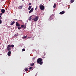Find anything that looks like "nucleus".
<instances>
[{"mask_svg": "<svg viewBox=\"0 0 76 76\" xmlns=\"http://www.w3.org/2000/svg\"><path fill=\"white\" fill-rule=\"evenodd\" d=\"M42 60L41 58H39L37 60V62L38 64H39L40 65H42V64H43V62H42Z\"/></svg>", "mask_w": 76, "mask_h": 76, "instance_id": "f257e3e1", "label": "nucleus"}, {"mask_svg": "<svg viewBox=\"0 0 76 76\" xmlns=\"http://www.w3.org/2000/svg\"><path fill=\"white\" fill-rule=\"evenodd\" d=\"M39 18L38 17H36L34 18H33L32 20V22H34V20L35 21V22H37Z\"/></svg>", "mask_w": 76, "mask_h": 76, "instance_id": "f03ea898", "label": "nucleus"}, {"mask_svg": "<svg viewBox=\"0 0 76 76\" xmlns=\"http://www.w3.org/2000/svg\"><path fill=\"white\" fill-rule=\"evenodd\" d=\"M39 8L41 10H44V6H43L42 5L40 4L39 5Z\"/></svg>", "mask_w": 76, "mask_h": 76, "instance_id": "7ed1b4c3", "label": "nucleus"}, {"mask_svg": "<svg viewBox=\"0 0 76 76\" xmlns=\"http://www.w3.org/2000/svg\"><path fill=\"white\" fill-rule=\"evenodd\" d=\"M16 26H17V27H18L20 26V24L17 22L16 23Z\"/></svg>", "mask_w": 76, "mask_h": 76, "instance_id": "20e7f679", "label": "nucleus"}, {"mask_svg": "<svg viewBox=\"0 0 76 76\" xmlns=\"http://www.w3.org/2000/svg\"><path fill=\"white\" fill-rule=\"evenodd\" d=\"M8 47H9L10 48H13V47H14V45H8Z\"/></svg>", "mask_w": 76, "mask_h": 76, "instance_id": "39448f33", "label": "nucleus"}, {"mask_svg": "<svg viewBox=\"0 0 76 76\" xmlns=\"http://www.w3.org/2000/svg\"><path fill=\"white\" fill-rule=\"evenodd\" d=\"M10 48L8 46V45L7 46V51H10L11 50H12V49L11 48Z\"/></svg>", "mask_w": 76, "mask_h": 76, "instance_id": "423d86ee", "label": "nucleus"}, {"mask_svg": "<svg viewBox=\"0 0 76 76\" xmlns=\"http://www.w3.org/2000/svg\"><path fill=\"white\" fill-rule=\"evenodd\" d=\"M33 11H34V8H32L29 12V13H32V12Z\"/></svg>", "mask_w": 76, "mask_h": 76, "instance_id": "0eeeda50", "label": "nucleus"}, {"mask_svg": "<svg viewBox=\"0 0 76 76\" xmlns=\"http://www.w3.org/2000/svg\"><path fill=\"white\" fill-rule=\"evenodd\" d=\"M7 55L8 56H10V55L11 54V51H9L7 53Z\"/></svg>", "mask_w": 76, "mask_h": 76, "instance_id": "6e6552de", "label": "nucleus"}, {"mask_svg": "<svg viewBox=\"0 0 76 76\" xmlns=\"http://www.w3.org/2000/svg\"><path fill=\"white\" fill-rule=\"evenodd\" d=\"M1 12L2 13H4L5 12V10L4 9H2L1 10Z\"/></svg>", "mask_w": 76, "mask_h": 76, "instance_id": "1a4fd4ad", "label": "nucleus"}, {"mask_svg": "<svg viewBox=\"0 0 76 76\" xmlns=\"http://www.w3.org/2000/svg\"><path fill=\"white\" fill-rule=\"evenodd\" d=\"M65 13V12L64 11H62L61 12H60L59 14L60 15H63V14H64Z\"/></svg>", "mask_w": 76, "mask_h": 76, "instance_id": "9d476101", "label": "nucleus"}, {"mask_svg": "<svg viewBox=\"0 0 76 76\" xmlns=\"http://www.w3.org/2000/svg\"><path fill=\"white\" fill-rule=\"evenodd\" d=\"M22 7H23V5H21L18 7V9H22Z\"/></svg>", "mask_w": 76, "mask_h": 76, "instance_id": "9b49d317", "label": "nucleus"}, {"mask_svg": "<svg viewBox=\"0 0 76 76\" xmlns=\"http://www.w3.org/2000/svg\"><path fill=\"white\" fill-rule=\"evenodd\" d=\"M15 23V21H13L12 22L11 24L10 25H13L14 24V23Z\"/></svg>", "mask_w": 76, "mask_h": 76, "instance_id": "f8f14e48", "label": "nucleus"}, {"mask_svg": "<svg viewBox=\"0 0 76 76\" xmlns=\"http://www.w3.org/2000/svg\"><path fill=\"white\" fill-rule=\"evenodd\" d=\"M75 1V0H71L70 1V3L71 4V3H73Z\"/></svg>", "mask_w": 76, "mask_h": 76, "instance_id": "ddd939ff", "label": "nucleus"}, {"mask_svg": "<svg viewBox=\"0 0 76 76\" xmlns=\"http://www.w3.org/2000/svg\"><path fill=\"white\" fill-rule=\"evenodd\" d=\"M31 6H29L28 8V10H31Z\"/></svg>", "mask_w": 76, "mask_h": 76, "instance_id": "4468645a", "label": "nucleus"}, {"mask_svg": "<svg viewBox=\"0 0 76 76\" xmlns=\"http://www.w3.org/2000/svg\"><path fill=\"white\" fill-rule=\"evenodd\" d=\"M24 70L26 72H28V69L27 68H26Z\"/></svg>", "mask_w": 76, "mask_h": 76, "instance_id": "2eb2a0df", "label": "nucleus"}, {"mask_svg": "<svg viewBox=\"0 0 76 76\" xmlns=\"http://www.w3.org/2000/svg\"><path fill=\"white\" fill-rule=\"evenodd\" d=\"M53 7L54 8H56V4H54V6H53Z\"/></svg>", "mask_w": 76, "mask_h": 76, "instance_id": "dca6fc26", "label": "nucleus"}, {"mask_svg": "<svg viewBox=\"0 0 76 76\" xmlns=\"http://www.w3.org/2000/svg\"><path fill=\"white\" fill-rule=\"evenodd\" d=\"M21 27H20V26H19L18 27V29L19 30H20V29H21Z\"/></svg>", "mask_w": 76, "mask_h": 76, "instance_id": "f3484780", "label": "nucleus"}, {"mask_svg": "<svg viewBox=\"0 0 76 76\" xmlns=\"http://www.w3.org/2000/svg\"><path fill=\"white\" fill-rule=\"evenodd\" d=\"M26 38H27V36H24L22 38H23V39H25Z\"/></svg>", "mask_w": 76, "mask_h": 76, "instance_id": "a211bd4d", "label": "nucleus"}, {"mask_svg": "<svg viewBox=\"0 0 76 76\" xmlns=\"http://www.w3.org/2000/svg\"><path fill=\"white\" fill-rule=\"evenodd\" d=\"M14 37H16L17 36H18V34H15L14 35Z\"/></svg>", "mask_w": 76, "mask_h": 76, "instance_id": "6ab92c4d", "label": "nucleus"}, {"mask_svg": "<svg viewBox=\"0 0 76 76\" xmlns=\"http://www.w3.org/2000/svg\"><path fill=\"white\" fill-rule=\"evenodd\" d=\"M34 63H31L30 64V66H34Z\"/></svg>", "mask_w": 76, "mask_h": 76, "instance_id": "aec40b11", "label": "nucleus"}, {"mask_svg": "<svg viewBox=\"0 0 76 76\" xmlns=\"http://www.w3.org/2000/svg\"><path fill=\"white\" fill-rule=\"evenodd\" d=\"M32 69V67H31L28 68V69L29 70H31V69Z\"/></svg>", "mask_w": 76, "mask_h": 76, "instance_id": "412c9836", "label": "nucleus"}, {"mask_svg": "<svg viewBox=\"0 0 76 76\" xmlns=\"http://www.w3.org/2000/svg\"><path fill=\"white\" fill-rule=\"evenodd\" d=\"M21 28H24V25H22L21 26Z\"/></svg>", "mask_w": 76, "mask_h": 76, "instance_id": "4be33fe9", "label": "nucleus"}, {"mask_svg": "<svg viewBox=\"0 0 76 76\" xmlns=\"http://www.w3.org/2000/svg\"><path fill=\"white\" fill-rule=\"evenodd\" d=\"M53 17H54V15H51V16H50V18H53Z\"/></svg>", "mask_w": 76, "mask_h": 76, "instance_id": "5701e85b", "label": "nucleus"}, {"mask_svg": "<svg viewBox=\"0 0 76 76\" xmlns=\"http://www.w3.org/2000/svg\"><path fill=\"white\" fill-rule=\"evenodd\" d=\"M22 51H25V49H23L22 50Z\"/></svg>", "mask_w": 76, "mask_h": 76, "instance_id": "b1692460", "label": "nucleus"}, {"mask_svg": "<svg viewBox=\"0 0 76 76\" xmlns=\"http://www.w3.org/2000/svg\"><path fill=\"white\" fill-rule=\"evenodd\" d=\"M2 23V21H1V20H0V24H1Z\"/></svg>", "mask_w": 76, "mask_h": 76, "instance_id": "393cba45", "label": "nucleus"}, {"mask_svg": "<svg viewBox=\"0 0 76 76\" xmlns=\"http://www.w3.org/2000/svg\"><path fill=\"white\" fill-rule=\"evenodd\" d=\"M31 20H32V18H29L28 19V20L30 21H31Z\"/></svg>", "mask_w": 76, "mask_h": 76, "instance_id": "a878e982", "label": "nucleus"}, {"mask_svg": "<svg viewBox=\"0 0 76 76\" xmlns=\"http://www.w3.org/2000/svg\"><path fill=\"white\" fill-rule=\"evenodd\" d=\"M31 4H31V3H29V4H28V5L29 6H31Z\"/></svg>", "mask_w": 76, "mask_h": 76, "instance_id": "bb28decb", "label": "nucleus"}, {"mask_svg": "<svg viewBox=\"0 0 76 76\" xmlns=\"http://www.w3.org/2000/svg\"><path fill=\"white\" fill-rule=\"evenodd\" d=\"M37 7H36L35 9V10H37Z\"/></svg>", "mask_w": 76, "mask_h": 76, "instance_id": "cd10ccee", "label": "nucleus"}, {"mask_svg": "<svg viewBox=\"0 0 76 76\" xmlns=\"http://www.w3.org/2000/svg\"><path fill=\"white\" fill-rule=\"evenodd\" d=\"M3 13H1L0 14V15H3Z\"/></svg>", "mask_w": 76, "mask_h": 76, "instance_id": "c85d7f7f", "label": "nucleus"}, {"mask_svg": "<svg viewBox=\"0 0 76 76\" xmlns=\"http://www.w3.org/2000/svg\"><path fill=\"white\" fill-rule=\"evenodd\" d=\"M24 28H26V26H25V25H24Z\"/></svg>", "mask_w": 76, "mask_h": 76, "instance_id": "c756f323", "label": "nucleus"}, {"mask_svg": "<svg viewBox=\"0 0 76 76\" xmlns=\"http://www.w3.org/2000/svg\"><path fill=\"white\" fill-rule=\"evenodd\" d=\"M32 18V16H30L29 18Z\"/></svg>", "mask_w": 76, "mask_h": 76, "instance_id": "7c9ffc66", "label": "nucleus"}, {"mask_svg": "<svg viewBox=\"0 0 76 76\" xmlns=\"http://www.w3.org/2000/svg\"><path fill=\"white\" fill-rule=\"evenodd\" d=\"M0 19H2V17H0Z\"/></svg>", "mask_w": 76, "mask_h": 76, "instance_id": "2f4dec72", "label": "nucleus"}, {"mask_svg": "<svg viewBox=\"0 0 76 76\" xmlns=\"http://www.w3.org/2000/svg\"><path fill=\"white\" fill-rule=\"evenodd\" d=\"M25 25L26 26V23H25Z\"/></svg>", "mask_w": 76, "mask_h": 76, "instance_id": "473e14b6", "label": "nucleus"}, {"mask_svg": "<svg viewBox=\"0 0 76 76\" xmlns=\"http://www.w3.org/2000/svg\"><path fill=\"white\" fill-rule=\"evenodd\" d=\"M31 37H28V38H31Z\"/></svg>", "mask_w": 76, "mask_h": 76, "instance_id": "72a5a7b5", "label": "nucleus"}, {"mask_svg": "<svg viewBox=\"0 0 76 76\" xmlns=\"http://www.w3.org/2000/svg\"><path fill=\"white\" fill-rule=\"evenodd\" d=\"M15 20H17V19H15Z\"/></svg>", "mask_w": 76, "mask_h": 76, "instance_id": "f704fd0d", "label": "nucleus"}, {"mask_svg": "<svg viewBox=\"0 0 76 76\" xmlns=\"http://www.w3.org/2000/svg\"><path fill=\"white\" fill-rule=\"evenodd\" d=\"M1 16L0 15V18H1Z\"/></svg>", "mask_w": 76, "mask_h": 76, "instance_id": "c9c22d12", "label": "nucleus"}, {"mask_svg": "<svg viewBox=\"0 0 76 76\" xmlns=\"http://www.w3.org/2000/svg\"><path fill=\"white\" fill-rule=\"evenodd\" d=\"M35 58H33V59H35Z\"/></svg>", "mask_w": 76, "mask_h": 76, "instance_id": "e433bc0d", "label": "nucleus"}, {"mask_svg": "<svg viewBox=\"0 0 76 76\" xmlns=\"http://www.w3.org/2000/svg\"><path fill=\"white\" fill-rule=\"evenodd\" d=\"M49 0V1H50V0Z\"/></svg>", "mask_w": 76, "mask_h": 76, "instance_id": "4c0bfd02", "label": "nucleus"}, {"mask_svg": "<svg viewBox=\"0 0 76 76\" xmlns=\"http://www.w3.org/2000/svg\"><path fill=\"white\" fill-rule=\"evenodd\" d=\"M1 43H0V44Z\"/></svg>", "mask_w": 76, "mask_h": 76, "instance_id": "58836bf2", "label": "nucleus"}, {"mask_svg": "<svg viewBox=\"0 0 76 76\" xmlns=\"http://www.w3.org/2000/svg\"><path fill=\"white\" fill-rule=\"evenodd\" d=\"M52 18L53 19V18Z\"/></svg>", "mask_w": 76, "mask_h": 76, "instance_id": "ea45409f", "label": "nucleus"}]
</instances>
